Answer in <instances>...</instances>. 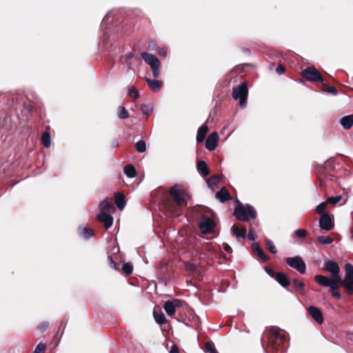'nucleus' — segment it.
Listing matches in <instances>:
<instances>
[{
	"label": "nucleus",
	"mask_w": 353,
	"mask_h": 353,
	"mask_svg": "<svg viewBox=\"0 0 353 353\" xmlns=\"http://www.w3.org/2000/svg\"><path fill=\"white\" fill-rule=\"evenodd\" d=\"M170 194L173 199V203L168 207V210L174 215L178 216L180 211L186 207L189 196L184 189L178 184H175L170 188Z\"/></svg>",
	"instance_id": "1"
},
{
	"label": "nucleus",
	"mask_w": 353,
	"mask_h": 353,
	"mask_svg": "<svg viewBox=\"0 0 353 353\" xmlns=\"http://www.w3.org/2000/svg\"><path fill=\"white\" fill-rule=\"evenodd\" d=\"M345 276L342 281H334L332 280V284L330 286L332 294L335 298H340L341 294L338 290L339 284L342 283L343 287L349 294H353V265L350 263H346L345 265Z\"/></svg>",
	"instance_id": "2"
},
{
	"label": "nucleus",
	"mask_w": 353,
	"mask_h": 353,
	"mask_svg": "<svg viewBox=\"0 0 353 353\" xmlns=\"http://www.w3.org/2000/svg\"><path fill=\"white\" fill-rule=\"evenodd\" d=\"M236 203L234 214L238 220L248 221L250 217L254 219L256 216V210L252 205L249 204L244 205L239 200L236 201Z\"/></svg>",
	"instance_id": "3"
},
{
	"label": "nucleus",
	"mask_w": 353,
	"mask_h": 353,
	"mask_svg": "<svg viewBox=\"0 0 353 353\" xmlns=\"http://www.w3.org/2000/svg\"><path fill=\"white\" fill-rule=\"evenodd\" d=\"M270 345L271 347L281 353L284 352V347L285 343H287V339L283 334H281L277 330H272L270 336L268 338Z\"/></svg>",
	"instance_id": "4"
},
{
	"label": "nucleus",
	"mask_w": 353,
	"mask_h": 353,
	"mask_svg": "<svg viewBox=\"0 0 353 353\" xmlns=\"http://www.w3.org/2000/svg\"><path fill=\"white\" fill-rule=\"evenodd\" d=\"M141 55L145 62L150 66L153 77L154 79L158 78L160 74L161 65L159 59L156 56L145 52H142Z\"/></svg>",
	"instance_id": "5"
},
{
	"label": "nucleus",
	"mask_w": 353,
	"mask_h": 353,
	"mask_svg": "<svg viewBox=\"0 0 353 353\" xmlns=\"http://www.w3.org/2000/svg\"><path fill=\"white\" fill-rule=\"evenodd\" d=\"M248 92V88L245 83H242L233 88L232 97L234 99H240L239 105L241 107H244L246 103Z\"/></svg>",
	"instance_id": "6"
},
{
	"label": "nucleus",
	"mask_w": 353,
	"mask_h": 353,
	"mask_svg": "<svg viewBox=\"0 0 353 353\" xmlns=\"http://www.w3.org/2000/svg\"><path fill=\"white\" fill-rule=\"evenodd\" d=\"M286 263L289 266L295 269L301 274H304L306 271L305 263L302 258L299 256L288 257L286 259Z\"/></svg>",
	"instance_id": "7"
},
{
	"label": "nucleus",
	"mask_w": 353,
	"mask_h": 353,
	"mask_svg": "<svg viewBox=\"0 0 353 353\" xmlns=\"http://www.w3.org/2000/svg\"><path fill=\"white\" fill-rule=\"evenodd\" d=\"M324 269L331 274L332 280L334 281H342V278L339 274L340 268L336 263L328 261L325 263Z\"/></svg>",
	"instance_id": "8"
},
{
	"label": "nucleus",
	"mask_w": 353,
	"mask_h": 353,
	"mask_svg": "<svg viewBox=\"0 0 353 353\" xmlns=\"http://www.w3.org/2000/svg\"><path fill=\"white\" fill-rule=\"evenodd\" d=\"M303 75L310 81H323V79L315 68L308 67L303 71Z\"/></svg>",
	"instance_id": "9"
},
{
	"label": "nucleus",
	"mask_w": 353,
	"mask_h": 353,
	"mask_svg": "<svg viewBox=\"0 0 353 353\" xmlns=\"http://www.w3.org/2000/svg\"><path fill=\"white\" fill-rule=\"evenodd\" d=\"M199 225L201 232L204 234L211 233L215 227L214 221L205 216L203 217Z\"/></svg>",
	"instance_id": "10"
},
{
	"label": "nucleus",
	"mask_w": 353,
	"mask_h": 353,
	"mask_svg": "<svg viewBox=\"0 0 353 353\" xmlns=\"http://www.w3.org/2000/svg\"><path fill=\"white\" fill-rule=\"evenodd\" d=\"M307 311L310 316L318 324H322L323 322V316L321 311L316 307L310 305L307 307Z\"/></svg>",
	"instance_id": "11"
},
{
	"label": "nucleus",
	"mask_w": 353,
	"mask_h": 353,
	"mask_svg": "<svg viewBox=\"0 0 353 353\" xmlns=\"http://www.w3.org/2000/svg\"><path fill=\"white\" fill-rule=\"evenodd\" d=\"M319 226L322 230L330 231L334 228V223L327 214H323L321 215L319 219Z\"/></svg>",
	"instance_id": "12"
},
{
	"label": "nucleus",
	"mask_w": 353,
	"mask_h": 353,
	"mask_svg": "<svg viewBox=\"0 0 353 353\" xmlns=\"http://www.w3.org/2000/svg\"><path fill=\"white\" fill-rule=\"evenodd\" d=\"M219 136L217 132H214L211 133L206 139L205 147L210 151H213L216 149L218 144Z\"/></svg>",
	"instance_id": "13"
},
{
	"label": "nucleus",
	"mask_w": 353,
	"mask_h": 353,
	"mask_svg": "<svg viewBox=\"0 0 353 353\" xmlns=\"http://www.w3.org/2000/svg\"><path fill=\"white\" fill-rule=\"evenodd\" d=\"M99 221L104 223L106 229L110 228L113 223V217L106 212H101L98 216Z\"/></svg>",
	"instance_id": "14"
},
{
	"label": "nucleus",
	"mask_w": 353,
	"mask_h": 353,
	"mask_svg": "<svg viewBox=\"0 0 353 353\" xmlns=\"http://www.w3.org/2000/svg\"><path fill=\"white\" fill-rule=\"evenodd\" d=\"M314 281L323 287H330L332 284V277L329 279L326 276L323 275H316L314 276Z\"/></svg>",
	"instance_id": "15"
},
{
	"label": "nucleus",
	"mask_w": 353,
	"mask_h": 353,
	"mask_svg": "<svg viewBox=\"0 0 353 353\" xmlns=\"http://www.w3.org/2000/svg\"><path fill=\"white\" fill-rule=\"evenodd\" d=\"M145 81L149 85L150 88L152 92H158L163 85V82L161 80H152L148 77H145Z\"/></svg>",
	"instance_id": "16"
},
{
	"label": "nucleus",
	"mask_w": 353,
	"mask_h": 353,
	"mask_svg": "<svg viewBox=\"0 0 353 353\" xmlns=\"http://www.w3.org/2000/svg\"><path fill=\"white\" fill-rule=\"evenodd\" d=\"M216 198L222 203L231 199L228 191L225 188H222L216 193Z\"/></svg>",
	"instance_id": "17"
},
{
	"label": "nucleus",
	"mask_w": 353,
	"mask_h": 353,
	"mask_svg": "<svg viewBox=\"0 0 353 353\" xmlns=\"http://www.w3.org/2000/svg\"><path fill=\"white\" fill-rule=\"evenodd\" d=\"M275 279L283 288H287L290 284L288 277L282 272L276 273Z\"/></svg>",
	"instance_id": "18"
},
{
	"label": "nucleus",
	"mask_w": 353,
	"mask_h": 353,
	"mask_svg": "<svg viewBox=\"0 0 353 353\" xmlns=\"http://www.w3.org/2000/svg\"><path fill=\"white\" fill-rule=\"evenodd\" d=\"M100 210L101 212L114 211V207L110 199H105L100 205Z\"/></svg>",
	"instance_id": "19"
},
{
	"label": "nucleus",
	"mask_w": 353,
	"mask_h": 353,
	"mask_svg": "<svg viewBox=\"0 0 353 353\" xmlns=\"http://www.w3.org/2000/svg\"><path fill=\"white\" fill-rule=\"evenodd\" d=\"M197 170L201 175L207 176L210 174L207 163L203 161H200L197 163Z\"/></svg>",
	"instance_id": "20"
},
{
	"label": "nucleus",
	"mask_w": 353,
	"mask_h": 353,
	"mask_svg": "<svg viewBox=\"0 0 353 353\" xmlns=\"http://www.w3.org/2000/svg\"><path fill=\"white\" fill-rule=\"evenodd\" d=\"M341 124L345 129H350L353 125V115L343 117L341 119Z\"/></svg>",
	"instance_id": "21"
},
{
	"label": "nucleus",
	"mask_w": 353,
	"mask_h": 353,
	"mask_svg": "<svg viewBox=\"0 0 353 353\" xmlns=\"http://www.w3.org/2000/svg\"><path fill=\"white\" fill-rule=\"evenodd\" d=\"M232 231L239 240L244 239L246 236V230L244 228L239 229L236 225L232 226Z\"/></svg>",
	"instance_id": "22"
},
{
	"label": "nucleus",
	"mask_w": 353,
	"mask_h": 353,
	"mask_svg": "<svg viewBox=\"0 0 353 353\" xmlns=\"http://www.w3.org/2000/svg\"><path fill=\"white\" fill-rule=\"evenodd\" d=\"M208 131V128L206 125H202L200 127L197 132L196 141L199 143H201L205 138V135Z\"/></svg>",
	"instance_id": "23"
},
{
	"label": "nucleus",
	"mask_w": 353,
	"mask_h": 353,
	"mask_svg": "<svg viewBox=\"0 0 353 353\" xmlns=\"http://www.w3.org/2000/svg\"><path fill=\"white\" fill-rule=\"evenodd\" d=\"M253 251L254 254L259 257L260 259H263V261H266L268 259L267 256L263 252V251L261 249L258 243H253L252 245Z\"/></svg>",
	"instance_id": "24"
},
{
	"label": "nucleus",
	"mask_w": 353,
	"mask_h": 353,
	"mask_svg": "<svg viewBox=\"0 0 353 353\" xmlns=\"http://www.w3.org/2000/svg\"><path fill=\"white\" fill-rule=\"evenodd\" d=\"M79 233L81 236H82L84 239H88L94 235L93 230L90 228H79Z\"/></svg>",
	"instance_id": "25"
},
{
	"label": "nucleus",
	"mask_w": 353,
	"mask_h": 353,
	"mask_svg": "<svg viewBox=\"0 0 353 353\" xmlns=\"http://www.w3.org/2000/svg\"><path fill=\"white\" fill-rule=\"evenodd\" d=\"M164 309L168 316H172L176 312V308L174 307L173 303L170 301H166L164 303Z\"/></svg>",
	"instance_id": "26"
},
{
	"label": "nucleus",
	"mask_w": 353,
	"mask_h": 353,
	"mask_svg": "<svg viewBox=\"0 0 353 353\" xmlns=\"http://www.w3.org/2000/svg\"><path fill=\"white\" fill-rule=\"evenodd\" d=\"M153 315H154L155 321L158 324L162 325V324L165 323L166 319H165V316L164 314L162 312H161V311L157 312L156 310H154Z\"/></svg>",
	"instance_id": "27"
},
{
	"label": "nucleus",
	"mask_w": 353,
	"mask_h": 353,
	"mask_svg": "<svg viewBox=\"0 0 353 353\" xmlns=\"http://www.w3.org/2000/svg\"><path fill=\"white\" fill-rule=\"evenodd\" d=\"M115 203L120 210H123L125 205V197L122 194H117L115 196Z\"/></svg>",
	"instance_id": "28"
},
{
	"label": "nucleus",
	"mask_w": 353,
	"mask_h": 353,
	"mask_svg": "<svg viewBox=\"0 0 353 353\" xmlns=\"http://www.w3.org/2000/svg\"><path fill=\"white\" fill-rule=\"evenodd\" d=\"M124 173L130 178H133L137 174L135 168L130 164H128L125 166Z\"/></svg>",
	"instance_id": "29"
},
{
	"label": "nucleus",
	"mask_w": 353,
	"mask_h": 353,
	"mask_svg": "<svg viewBox=\"0 0 353 353\" xmlns=\"http://www.w3.org/2000/svg\"><path fill=\"white\" fill-rule=\"evenodd\" d=\"M41 141L45 148H48L51 145V137L48 132H43L42 134Z\"/></svg>",
	"instance_id": "30"
},
{
	"label": "nucleus",
	"mask_w": 353,
	"mask_h": 353,
	"mask_svg": "<svg viewBox=\"0 0 353 353\" xmlns=\"http://www.w3.org/2000/svg\"><path fill=\"white\" fill-rule=\"evenodd\" d=\"M294 286L296 288V290L301 294H305V284L304 283H303L302 281L298 280V279H294L292 282Z\"/></svg>",
	"instance_id": "31"
},
{
	"label": "nucleus",
	"mask_w": 353,
	"mask_h": 353,
	"mask_svg": "<svg viewBox=\"0 0 353 353\" xmlns=\"http://www.w3.org/2000/svg\"><path fill=\"white\" fill-rule=\"evenodd\" d=\"M319 243L323 245H330L333 242V239L326 236H319L317 237Z\"/></svg>",
	"instance_id": "32"
},
{
	"label": "nucleus",
	"mask_w": 353,
	"mask_h": 353,
	"mask_svg": "<svg viewBox=\"0 0 353 353\" xmlns=\"http://www.w3.org/2000/svg\"><path fill=\"white\" fill-rule=\"evenodd\" d=\"M128 95L134 99H137L139 97V91L134 86L129 88L128 90Z\"/></svg>",
	"instance_id": "33"
},
{
	"label": "nucleus",
	"mask_w": 353,
	"mask_h": 353,
	"mask_svg": "<svg viewBox=\"0 0 353 353\" xmlns=\"http://www.w3.org/2000/svg\"><path fill=\"white\" fill-rule=\"evenodd\" d=\"M135 148L139 152H144L146 150L145 141L142 140L137 141L135 144Z\"/></svg>",
	"instance_id": "34"
},
{
	"label": "nucleus",
	"mask_w": 353,
	"mask_h": 353,
	"mask_svg": "<svg viewBox=\"0 0 353 353\" xmlns=\"http://www.w3.org/2000/svg\"><path fill=\"white\" fill-rule=\"evenodd\" d=\"M219 181V177L218 176H212L207 180V183L210 188H213V187L217 184Z\"/></svg>",
	"instance_id": "35"
},
{
	"label": "nucleus",
	"mask_w": 353,
	"mask_h": 353,
	"mask_svg": "<svg viewBox=\"0 0 353 353\" xmlns=\"http://www.w3.org/2000/svg\"><path fill=\"white\" fill-rule=\"evenodd\" d=\"M122 270L125 274L129 275L132 272L133 266L130 263H123L122 266Z\"/></svg>",
	"instance_id": "36"
},
{
	"label": "nucleus",
	"mask_w": 353,
	"mask_h": 353,
	"mask_svg": "<svg viewBox=\"0 0 353 353\" xmlns=\"http://www.w3.org/2000/svg\"><path fill=\"white\" fill-rule=\"evenodd\" d=\"M205 350L208 353H218L214 344L211 341H208L205 343Z\"/></svg>",
	"instance_id": "37"
},
{
	"label": "nucleus",
	"mask_w": 353,
	"mask_h": 353,
	"mask_svg": "<svg viewBox=\"0 0 353 353\" xmlns=\"http://www.w3.org/2000/svg\"><path fill=\"white\" fill-rule=\"evenodd\" d=\"M119 117L120 119H127L128 117H129V113L124 107L119 108Z\"/></svg>",
	"instance_id": "38"
},
{
	"label": "nucleus",
	"mask_w": 353,
	"mask_h": 353,
	"mask_svg": "<svg viewBox=\"0 0 353 353\" xmlns=\"http://www.w3.org/2000/svg\"><path fill=\"white\" fill-rule=\"evenodd\" d=\"M266 246L269 251L273 254L277 252L276 247L274 246L273 242L270 240L266 241Z\"/></svg>",
	"instance_id": "39"
},
{
	"label": "nucleus",
	"mask_w": 353,
	"mask_h": 353,
	"mask_svg": "<svg viewBox=\"0 0 353 353\" xmlns=\"http://www.w3.org/2000/svg\"><path fill=\"white\" fill-rule=\"evenodd\" d=\"M325 207H326V202H322L316 206V212L319 214H323V212L325 210Z\"/></svg>",
	"instance_id": "40"
},
{
	"label": "nucleus",
	"mask_w": 353,
	"mask_h": 353,
	"mask_svg": "<svg viewBox=\"0 0 353 353\" xmlns=\"http://www.w3.org/2000/svg\"><path fill=\"white\" fill-rule=\"evenodd\" d=\"M141 111L143 114L149 115L152 112V108L148 105L143 104L141 106Z\"/></svg>",
	"instance_id": "41"
},
{
	"label": "nucleus",
	"mask_w": 353,
	"mask_h": 353,
	"mask_svg": "<svg viewBox=\"0 0 353 353\" xmlns=\"http://www.w3.org/2000/svg\"><path fill=\"white\" fill-rule=\"evenodd\" d=\"M294 234L299 238H304L307 234V231L303 229H298L294 232Z\"/></svg>",
	"instance_id": "42"
},
{
	"label": "nucleus",
	"mask_w": 353,
	"mask_h": 353,
	"mask_svg": "<svg viewBox=\"0 0 353 353\" xmlns=\"http://www.w3.org/2000/svg\"><path fill=\"white\" fill-rule=\"evenodd\" d=\"M46 349L44 344L39 343L32 353H43Z\"/></svg>",
	"instance_id": "43"
},
{
	"label": "nucleus",
	"mask_w": 353,
	"mask_h": 353,
	"mask_svg": "<svg viewBox=\"0 0 353 353\" xmlns=\"http://www.w3.org/2000/svg\"><path fill=\"white\" fill-rule=\"evenodd\" d=\"M341 200V196H332L327 199V202L336 204Z\"/></svg>",
	"instance_id": "44"
},
{
	"label": "nucleus",
	"mask_w": 353,
	"mask_h": 353,
	"mask_svg": "<svg viewBox=\"0 0 353 353\" xmlns=\"http://www.w3.org/2000/svg\"><path fill=\"white\" fill-rule=\"evenodd\" d=\"M248 237L250 240H254L256 238V234L250 229Z\"/></svg>",
	"instance_id": "45"
},
{
	"label": "nucleus",
	"mask_w": 353,
	"mask_h": 353,
	"mask_svg": "<svg viewBox=\"0 0 353 353\" xmlns=\"http://www.w3.org/2000/svg\"><path fill=\"white\" fill-rule=\"evenodd\" d=\"M276 72L279 74H282L285 72V68L283 65H279L278 67L276 69Z\"/></svg>",
	"instance_id": "46"
},
{
	"label": "nucleus",
	"mask_w": 353,
	"mask_h": 353,
	"mask_svg": "<svg viewBox=\"0 0 353 353\" xmlns=\"http://www.w3.org/2000/svg\"><path fill=\"white\" fill-rule=\"evenodd\" d=\"M223 248L228 253H231L232 251V248L228 243H223Z\"/></svg>",
	"instance_id": "47"
},
{
	"label": "nucleus",
	"mask_w": 353,
	"mask_h": 353,
	"mask_svg": "<svg viewBox=\"0 0 353 353\" xmlns=\"http://www.w3.org/2000/svg\"><path fill=\"white\" fill-rule=\"evenodd\" d=\"M108 259H109V261H110V263L111 267H112V268H114V269H117V263L113 260L112 257L111 256H110L108 257Z\"/></svg>",
	"instance_id": "48"
},
{
	"label": "nucleus",
	"mask_w": 353,
	"mask_h": 353,
	"mask_svg": "<svg viewBox=\"0 0 353 353\" xmlns=\"http://www.w3.org/2000/svg\"><path fill=\"white\" fill-rule=\"evenodd\" d=\"M49 327V324L47 322L42 323L41 325H39V327L41 330L43 331L46 330Z\"/></svg>",
	"instance_id": "49"
},
{
	"label": "nucleus",
	"mask_w": 353,
	"mask_h": 353,
	"mask_svg": "<svg viewBox=\"0 0 353 353\" xmlns=\"http://www.w3.org/2000/svg\"><path fill=\"white\" fill-rule=\"evenodd\" d=\"M170 353H179L178 347L176 345H173L170 350Z\"/></svg>",
	"instance_id": "50"
},
{
	"label": "nucleus",
	"mask_w": 353,
	"mask_h": 353,
	"mask_svg": "<svg viewBox=\"0 0 353 353\" xmlns=\"http://www.w3.org/2000/svg\"><path fill=\"white\" fill-rule=\"evenodd\" d=\"M159 54L160 56H163V57L166 56V54H167V50H166V48H161L159 50Z\"/></svg>",
	"instance_id": "51"
},
{
	"label": "nucleus",
	"mask_w": 353,
	"mask_h": 353,
	"mask_svg": "<svg viewBox=\"0 0 353 353\" xmlns=\"http://www.w3.org/2000/svg\"><path fill=\"white\" fill-rule=\"evenodd\" d=\"M265 270L270 276H272V277L274 276V272L272 269H270L269 268H265Z\"/></svg>",
	"instance_id": "52"
},
{
	"label": "nucleus",
	"mask_w": 353,
	"mask_h": 353,
	"mask_svg": "<svg viewBox=\"0 0 353 353\" xmlns=\"http://www.w3.org/2000/svg\"><path fill=\"white\" fill-rule=\"evenodd\" d=\"M327 92L334 95L337 94V90L334 87H330L327 90Z\"/></svg>",
	"instance_id": "53"
},
{
	"label": "nucleus",
	"mask_w": 353,
	"mask_h": 353,
	"mask_svg": "<svg viewBox=\"0 0 353 353\" xmlns=\"http://www.w3.org/2000/svg\"><path fill=\"white\" fill-rule=\"evenodd\" d=\"M171 302L173 303L175 308H176V307H179L181 305V301L179 299H174V300L172 301Z\"/></svg>",
	"instance_id": "54"
},
{
	"label": "nucleus",
	"mask_w": 353,
	"mask_h": 353,
	"mask_svg": "<svg viewBox=\"0 0 353 353\" xmlns=\"http://www.w3.org/2000/svg\"><path fill=\"white\" fill-rule=\"evenodd\" d=\"M65 325H66V322H65L64 320H63V321L61 322L60 327H62V326H63V327H65Z\"/></svg>",
	"instance_id": "55"
},
{
	"label": "nucleus",
	"mask_w": 353,
	"mask_h": 353,
	"mask_svg": "<svg viewBox=\"0 0 353 353\" xmlns=\"http://www.w3.org/2000/svg\"><path fill=\"white\" fill-rule=\"evenodd\" d=\"M112 145H113L114 147L117 146V145H118V141H114L112 142Z\"/></svg>",
	"instance_id": "56"
},
{
	"label": "nucleus",
	"mask_w": 353,
	"mask_h": 353,
	"mask_svg": "<svg viewBox=\"0 0 353 353\" xmlns=\"http://www.w3.org/2000/svg\"><path fill=\"white\" fill-rule=\"evenodd\" d=\"M108 14H107L105 15V17H104V19H103V23H104V22H105V20L108 18Z\"/></svg>",
	"instance_id": "57"
},
{
	"label": "nucleus",
	"mask_w": 353,
	"mask_h": 353,
	"mask_svg": "<svg viewBox=\"0 0 353 353\" xmlns=\"http://www.w3.org/2000/svg\"><path fill=\"white\" fill-rule=\"evenodd\" d=\"M132 56H133V55H132V53H129V54H128V58H131V57H132Z\"/></svg>",
	"instance_id": "58"
},
{
	"label": "nucleus",
	"mask_w": 353,
	"mask_h": 353,
	"mask_svg": "<svg viewBox=\"0 0 353 353\" xmlns=\"http://www.w3.org/2000/svg\"><path fill=\"white\" fill-rule=\"evenodd\" d=\"M187 268H188V270H192L191 265L187 266Z\"/></svg>",
	"instance_id": "59"
},
{
	"label": "nucleus",
	"mask_w": 353,
	"mask_h": 353,
	"mask_svg": "<svg viewBox=\"0 0 353 353\" xmlns=\"http://www.w3.org/2000/svg\"><path fill=\"white\" fill-rule=\"evenodd\" d=\"M319 182H320L321 185H322L323 180L321 178H319Z\"/></svg>",
	"instance_id": "60"
},
{
	"label": "nucleus",
	"mask_w": 353,
	"mask_h": 353,
	"mask_svg": "<svg viewBox=\"0 0 353 353\" xmlns=\"http://www.w3.org/2000/svg\"><path fill=\"white\" fill-rule=\"evenodd\" d=\"M352 237H353V234H352Z\"/></svg>",
	"instance_id": "61"
}]
</instances>
